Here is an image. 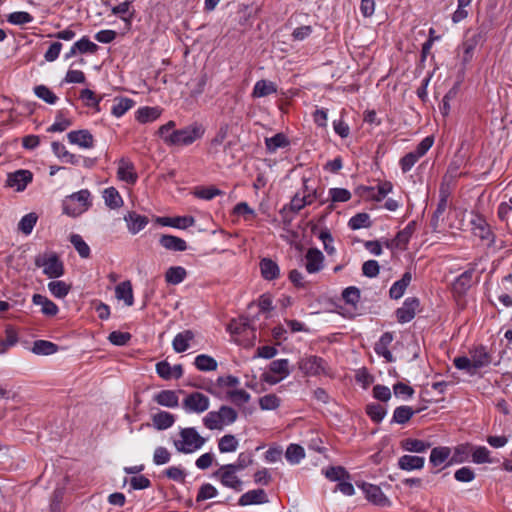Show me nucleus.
<instances>
[{"instance_id": "1", "label": "nucleus", "mask_w": 512, "mask_h": 512, "mask_svg": "<svg viewBox=\"0 0 512 512\" xmlns=\"http://www.w3.org/2000/svg\"><path fill=\"white\" fill-rule=\"evenodd\" d=\"M205 443L206 439L193 427L182 428L179 431V438L173 442L175 449L184 454H191L200 450Z\"/></svg>"}, {"instance_id": "2", "label": "nucleus", "mask_w": 512, "mask_h": 512, "mask_svg": "<svg viewBox=\"0 0 512 512\" xmlns=\"http://www.w3.org/2000/svg\"><path fill=\"white\" fill-rule=\"evenodd\" d=\"M490 363V357L482 347L470 352V356H461L454 359V365L459 370H465L468 374L474 375L480 368Z\"/></svg>"}, {"instance_id": "3", "label": "nucleus", "mask_w": 512, "mask_h": 512, "mask_svg": "<svg viewBox=\"0 0 512 512\" xmlns=\"http://www.w3.org/2000/svg\"><path fill=\"white\" fill-rule=\"evenodd\" d=\"M91 205V193L87 189H82L63 200V213L70 217H78L86 212Z\"/></svg>"}, {"instance_id": "4", "label": "nucleus", "mask_w": 512, "mask_h": 512, "mask_svg": "<svg viewBox=\"0 0 512 512\" xmlns=\"http://www.w3.org/2000/svg\"><path fill=\"white\" fill-rule=\"evenodd\" d=\"M35 265L42 269L48 278H59L64 274V265L58 255L53 251L38 254L34 260Z\"/></svg>"}, {"instance_id": "5", "label": "nucleus", "mask_w": 512, "mask_h": 512, "mask_svg": "<svg viewBox=\"0 0 512 512\" xmlns=\"http://www.w3.org/2000/svg\"><path fill=\"white\" fill-rule=\"evenodd\" d=\"M204 134L205 127L203 124L193 122L184 128L176 130L173 146H189L195 141L201 139Z\"/></svg>"}, {"instance_id": "6", "label": "nucleus", "mask_w": 512, "mask_h": 512, "mask_svg": "<svg viewBox=\"0 0 512 512\" xmlns=\"http://www.w3.org/2000/svg\"><path fill=\"white\" fill-rule=\"evenodd\" d=\"M210 407V399L205 394L194 391L186 395L182 408L188 414H202Z\"/></svg>"}, {"instance_id": "7", "label": "nucleus", "mask_w": 512, "mask_h": 512, "mask_svg": "<svg viewBox=\"0 0 512 512\" xmlns=\"http://www.w3.org/2000/svg\"><path fill=\"white\" fill-rule=\"evenodd\" d=\"M238 471L230 464L221 466L214 474L221 484L225 487L240 491L242 489V481L236 475Z\"/></svg>"}, {"instance_id": "8", "label": "nucleus", "mask_w": 512, "mask_h": 512, "mask_svg": "<svg viewBox=\"0 0 512 512\" xmlns=\"http://www.w3.org/2000/svg\"><path fill=\"white\" fill-rule=\"evenodd\" d=\"M419 300L416 297L407 298L403 305L395 312L396 319L399 323H407L411 321L419 308Z\"/></svg>"}, {"instance_id": "9", "label": "nucleus", "mask_w": 512, "mask_h": 512, "mask_svg": "<svg viewBox=\"0 0 512 512\" xmlns=\"http://www.w3.org/2000/svg\"><path fill=\"white\" fill-rule=\"evenodd\" d=\"M324 255L317 248H310L304 257V266L310 274L317 273L323 268Z\"/></svg>"}, {"instance_id": "10", "label": "nucleus", "mask_w": 512, "mask_h": 512, "mask_svg": "<svg viewBox=\"0 0 512 512\" xmlns=\"http://www.w3.org/2000/svg\"><path fill=\"white\" fill-rule=\"evenodd\" d=\"M33 175L28 170H18L10 173L7 178V185L14 188L17 192L23 191L32 181Z\"/></svg>"}, {"instance_id": "11", "label": "nucleus", "mask_w": 512, "mask_h": 512, "mask_svg": "<svg viewBox=\"0 0 512 512\" xmlns=\"http://www.w3.org/2000/svg\"><path fill=\"white\" fill-rule=\"evenodd\" d=\"M70 144L77 145L83 149H90L94 146V138L88 130H75L67 134Z\"/></svg>"}, {"instance_id": "12", "label": "nucleus", "mask_w": 512, "mask_h": 512, "mask_svg": "<svg viewBox=\"0 0 512 512\" xmlns=\"http://www.w3.org/2000/svg\"><path fill=\"white\" fill-rule=\"evenodd\" d=\"M299 368L307 375H319L324 372L323 360L316 356L302 358L299 361Z\"/></svg>"}, {"instance_id": "13", "label": "nucleus", "mask_w": 512, "mask_h": 512, "mask_svg": "<svg viewBox=\"0 0 512 512\" xmlns=\"http://www.w3.org/2000/svg\"><path fill=\"white\" fill-rule=\"evenodd\" d=\"M157 222L162 226L187 229L195 224V219L192 216L158 217Z\"/></svg>"}, {"instance_id": "14", "label": "nucleus", "mask_w": 512, "mask_h": 512, "mask_svg": "<svg viewBox=\"0 0 512 512\" xmlns=\"http://www.w3.org/2000/svg\"><path fill=\"white\" fill-rule=\"evenodd\" d=\"M412 281V273L410 271L405 272L402 277L395 281L389 289V296L391 299H400L407 287L410 285Z\"/></svg>"}, {"instance_id": "15", "label": "nucleus", "mask_w": 512, "mask_h": 512, "mask_svg": "<svg viewBox=\"0 0 512 512\" xmlns=\"http://www.w3.org/2000/svg\"><path fill=\"white\" fill-rule=\"evenodd\" d=\"M118 178L128 184H134L137 180V173L135 172L134 165L126 160L121 159L118 163L117 170Z\"/></svg>"}, {"instance_id": "16", "label": "nucleus", "mask_w": 512, "mask_h": 512, "mask_svg": "<svg viewBox=\"0 0 512 512\" xmlns=\"http://www.w3.org/2000/svg\"><path fill=\"white\" fill-rule=\"evenodd\" d=\"M153 400L160 406L176 408L179 405V398L173 390H162L153 396Z\"/></svg>"}, {"instance_id": "17", "label": "nucleus", "mask_w": 512, "mask_h": 512, "mask_svg": "<svg viewBox=\"0 0 512 512\" xmlns=\"http://www.w3.org/2000/svg\"><path fill=\"white\" fill-rule=\"evenodd\" d=\"M483 40V35L481 32L475 33L471 36H468L460 48V52L463 54L462 60L464 62H469L472 60V55L475 47Z\"/></svg>"}, {"instance_id": "18", "label": "nucleus", "mask_w": 512, "mask_h": 512, "mask_svg": "<svg viewBox=\"0 0 512 512\" xmlns=\"http://www.w3.org/2000/svg\"><path fill=\"white\" fill-rule=\"evenodd\" d=\"M132 2L133 0H125L111 9L112 14L119 16L120 19H122L128 26L131 25L132 19L135 15V10H131Z\"/></svg>"}, {"instance_id": "19", "label": "nucleus", "mask_w": 512, "mask_h": 512, "mask_svg": "<svg viewBox=\"0 0 512 512\" xmlns=\"http://www.w3.org/2000/svg\"><path fill=\"white\" fill-rule=\"evenodd\" d=\"M268 502L267 495L262 489L250 490L239 498V505L263 504Z\"/></svg>"}, {"instance_id": "20", "label": "nucleus", "mask_w": 512, "mask_h": 512, "mask_svg": "<svg viewBox=\"0 0 512 512\" xmlns=\"http://www.w3.org/2000/svg\"><path fill=\"white\" fill-rule=\"evenodd\" d=\"M424 464L425 458L420 456L403 455L398 460V467L405 471L421 470Z\"/></svg>"}, {"instance_id": "21", "label": "nucleus", "mask_w": 512, "mask_h": 512, "mask_svg": "<svg viewBox=\"0 0 512 512\" xmlns=\"http://www.w3.org/2000/svg\"><path fill=\"white\" fill-rule=\"evenodd\" d=\"M115 296L118 300L124 301L126 306L134 303L133 289L130 281H123L115 287Z\"/></svg>"}, {"instance_id": "22", "label": "nucleus", "mask_w": 512, "mask_h": 512, "mask_svg": "<svg viewBox=\"0 0 512 512\" xmlns=\"http://www.w3.org/2000/svg\"><path fill=\"white\" fill-rule=\"evenodd\" d=\"M194 339V334L190 330L178 333L173 341L172 346L175 352L182 353L190 348V342Z\"/></svg>"}, {"instance_id": "23", "label": "nucleus", "mask_w": 512, "mask_h": 512, "mask_svg": "<svg viewBox=\"0 0 512 512\" xmlns=\"http://www.w3.org/2000/svg\"><path fill=\"white\" fill-rule=\"evenodd\" d=\"M448 207V194L447 192L442 188L440 190V199L437 205V208L435 212L433 213L432 219H431V225L434 229H437L439 226V222L443 221V215Z\"/></svg>"}, {"instance_id": "24", "label": "nucleus", "mask_w": 512, "mask_h": 512, "mask_svg": "<svg viewBox=\"0 0 512 512\" xmlns=\"http://www.w3.org/2000/svg\"><path fill=\"white\" fill-rule=\"evenodd\" d=\"M125 221L127 222L128 230L132 234H137L138 232L143 230L145 226L148 224V218L146 216H142L135 212L129 213L125 217Z\"/></svg>"}, {"instance_id": "25", "label": "nucleus", "mask_w": 512, "mask_h": 512, "mask_svg": "<svg viewBox=\"0 0 512 512\" xmlns=\"http://www.w3.org/2000/svg\"><path fill=\"white\" fill-rule=\"evenodd\" d=\"M159 242L162 247L167 250L172 251H185L187 249V244L185 240L173 236V235H162L159 239Z\"/></svg>"}, {"instance_id": "26", "label": "nucleus", "mask_w": 512, "mask_h": 512, "mask_svg": "<svg viewBox=\"0 0 512 512\" xmlns=\"http://www.w3.org/2000/svg\"><path fill=\"white\" fill-rule=\"evenodd\" d=\"M413 233V228L409 224L402 231L398 232L396 237L393 239L390 245L386 243V247H390L391 249L404 250L411 238Z\"/></svg>"}, {"instance_id": "27", "label": "nucleus", "mask_w": 512, "mask_h": 512, "mask_svg": "<svg viewBox=\"0 0 512 512\" xmlns=\"http://www.w3.org/2000/svg\"><path fill=\"white\" fill-rule=\"evenodd\" d=\"M35 305L41 307V312L47 316H55L58 313L57 305L46 296L35 294L32 298Z\"/></svg>"}, {"instance_id": "28", "label": "nucleus", "mask_w": 512, "mask_h": 512, "mask_svg": "<svg viewBox=\"0 0 512 512\" xmlns=\"http://www.w3.org/2000/svg\"><path fill=\"white\" fill-rule=\"evenodd\" d=\"M400 444L403 450L414 453H423L431 446L430 443L415 438L403 439Z\"/></svg>"}, {"instance_id": "29", "label": "nucleus", "mask_w": 512, "mask_h": 512, "mask_svg": "<svg viewBox=\"0 0 512 512\" xmlns=\"http://www.w3.org/2000/svg\"><path fill=\"white\" fill-rule=\"evenodd\" d=\"M135 105V102L127 97H116L111 109L113 116L120 118Z\"/></svg>"}, {"instance_id": "30", "label": "nucleus", "mask_w": 512, "mask_h": 512, "mask_svg": "<svg viewBox=\"0 0 512 512\" xmlns=\"http://www.w3.org/2000/svg\"><path fill=\"white\" fill-rule=\"evenodd\" d=\"M161 115V109L158 107H142L136 112V120L140 123L153 122Z\"/></svg>"}, {"instance_id": "31", "label": "nucleus", "mask_w": 512, "mask_h": 512, "mask_svg": "<svg viewBox=\"0 0 512 512\" xmlns=\"http://www.w3.org/2000/svg\"><path fill=\"white\" fill-rule=\"evenodd\" d=\"M152 422L154 427L158 430H165L174 424L175 417L169 412L159 411L152 416Z\"/></svg>"}, {"instance_id": "32", "label": "nucleus", "mask_w": 512, "mask_h": 512, "mask_svg": "<svg viewBox=\"0 0 512 512\" xmlns=\"http://www.w3.org/2000/svg\"><path fill=\"white\" fill-rule=\"evenodd\" d=\"M260 270L263 278L266 280H274L278 278L280 274L278 265L268 258H264L261 260Z\"/></svg>"}, {"instance_id": "33", "label": "nucleus", "mask_w": 512, "mask_h": 512, "mask_svg": "<svg viewBox=\"0 0 512 512\" xmlns=\"http://www.w3.org/2000/svg\"><path fill=\"white\" fill-rule=\"evenodd\" d=\"M51 147L53 153L63 162L70 163L73 165L78 164L79 157L70 153L62 143L53 142Z\"/></svg>"}, {"instance_id": "34", "label": "nucleus", "mask_w": 512, "mask_h": 512, "mask_svg": "<svg viewBox=\"0 0 512 512\" xmlns=\"http://www.w3.org/2000/svg\"><path fill=\"white\" fill-rule=\"evenodd\" d=\"M452 451L449 447H435L430 453V462L433 466H440L445 463L451 456Z\"/></svg>"}, {"instance_id": "35", "label": "nucleus", "mask_w": 512, "mask_h": 512, "mask_svg": "<svg viewBox=\"0 0 512 512\" xmlns=\"http://www.w3.org/2000/svg\"><path fill=\"white\" fill-rule=\"evenodd\" d=\"M31 351L36 355H51L58 351V346L46 340H37L33 343Z\"/></svg>"}, {"instance_id": "36", "label": "nucleus", "mask_w": 512, "mask_h": 512, "mask_svg": "<svg viewBox=\"0 0 512 512\" xmlns=\"http://www.w3.org/2000/svg\"><path fill=\"white\" fill-rule=\"evenodd\" d=\"M175 126H176V124L174 121H169L166 124L160 126L158 129V135L160 136V138L163 140V142L166 145H169V146L174 145V140H175L174 135L177 130V129H175Z\"/></svg>"}, {"instance_id": "37", "label": "nucleus", "mask_w": 512, "mask_h": 512, "mask_svg": "<svg viewBox=\"0 0 512 512\" xmlns=\"http://www.w3.org/2000/svg\"><path fill=\"white\" fill-rule=\"evenodd\" d=\"M239 441L232 434H226L218 441V449L221 453H232L238 449Z\"/></svg>"}, {"instance_id": "38", "label": "nucleus", "mask_w": 512, "mask_h": 512, "mask_svg": "<svg viewBox=\"0 0 512 512\" xmlns=\"http://www.w3.org/2000/svg\"><path fill=\"white\" fill-rule=\"evenodd\" d=\"M186 270L181 266H173L168 268L165 273V280L172 285L180 284L186 278Z\"/></svg>"}, {"instance_id": "39", "label": "nucleus", "mask_w": 512, "mask_h": 512, "mask_svg": "<svg viewBox=\"0 0 512 512\" xmlns=\"http://www.w3.org/2000/svg\"><path fill=\"white\" fill-rule=\"evenodd\" d=\"M98 46L92 42L88 37H82L80 40L75 42L71 47L70 54L75 53H93L97 50Z\"/></svg>"}, {"instance_id": "40", "label": "nucleus", "mask_w": 512, "mask_h": 512, "mask_svg": "<svg viewBox=\"0 0 512 512\" xmlns=\"http://www.w3.org/2000/svg\"><path fill=\"white\" fill-rule=\"evenodd\" d=\"M103 198L105 204L111 209L119 208L123 204L122 197L114 187L106 188L103 192Z\"/></svg>"}, {"instance_id": "41", "label": "nucleus", "mask_w": 512, "mask_h": 512, "mask_svg": "<svg viewBox=\"0 0 512 512\" xmlns=\"http://www.w3.org/2000/svg\"><path fill=\"white\" fill-rule=\"evenodd\" d=\"M276 90V85L273 82L267 80H260L257 81L254 86L253 96L257 98L265 97L275 93Z\"/></svg>"}, {"instance_id": "42", "label": "nucleus", "mask_w": 512, "mask_h": 512, "mask_svg": "<svg viewBox=\"0 0 512 512\" xmlns=\"http://www.w3.org/2000/svg\"><path fill=\"white\" fill-rule=\"evenodd\" d=\"M361 487L370 502L374 504H381L383 502V493L379 486L363 483Z\"/></svg>"}, {"instance_id": "43", "label": "nucleus", "mask_w": 512, "mask_h": 512, "mask_svg": "<svg viewBox=\"0 0 512 512\" xmlns=\"http://www.w3.org/2000/svg\"><path fill=\"white\" fill-rule=\"evenodd\" d=\"M285 457L290 464H299L305 457L304 448L298 444H290L286 449Z\"/></svg>"}, {"instance_id": "44", "label": "nucleus", "mask_w": 512, "mask_h": 512, "mask_svg": "<svg viewBox=\"0 0 512 512\" xmlns=\"http://www.w3.org/2000/svg\"><path fill=\"white\" fill-rule=\"evenodd\" d=\"M50 293L59 299L66 297L70 291V285L61 280H54L48 283Z\"/></svg>"}, {"instance_id": "45", "label": "nucleus", "mask_w": 512, "mask_h": 512, "mask_svg": "<svg viewBox=\"0 0 512 512\" xmlns=\"http://www.w3.org/2000/svg\"><path fill=\"white\" fill-rule=\"evenodd\" d=\"M194 364L200 371H214L218 367L217 361L206 354L198 355L195 358Z\"/></svg>"}, {"instance_id": "46", "label": "nucleus", "mask_w": 512, "mask_h": 512, "mask_svg": "<svg viewBox=\"0 0 512 512\" xmlns=\"http://www.w3.org/2000/svg\"><path fill=\"white\" fill-rule=\"evenodd\" d=\"M414 410L408 406H399L394 410L391 423L405 424L414 415Z\"/></svg>"}, {"instance_id": "47", "label": "nucleus", "mask_w": 512, "mask_h": 512, "mask_svg": "<svg viewBox=\"0 0 512 512\" xmlns=\"http://www.w3.org/2000/svg\"><path fill=\"white\" fill-rule=\"evenodd\" d=\"M471 451L472 446L469 444H461L456 446L450 458V463H462L467 461Z\"/></svg>"}, {"instance_id": "48", "label": "nucleus", "mask_w": 512, "mask_h": 512, "mask_svg": "<svg viewBox=\"0 0 512 512\" xmlns=\"http://www.w3.org/2000/svg\"><path fill=\"white\" fill-rule=\"evenodd\" d=\"M312 203L313 202H308V199L306 200V196L301 192H297L291 199L290 203L284 206L283 210L289 209L290 211L296 213L303 209L305 206L311 205Z\"/></svg>"}, {"instance_id": "49", "label": "nucleus", "mask_w": 512, "mask_h": 512, "mask_svg": "<svg viewBox=\"0 0 512 512\" xmlns=\"http://www.w3.org/2000/svg\"><path fill=\"white\" fill-rule=\"evenodd\" d=\"M227 397L235 405L241 406L250 401V394L244 389H232L227 392Z\"/></svg>"}, {"instance_id": "50", "label": "nucleus", "mask_w": 512, "mask_h": 512, "mask_svg": "<svg viewBox=\"0 0 512 512\" xmlns=\"http://www.w3.org/2000/svg\"><path fill=\"white\" fill-rule=\"evenodd\" d=\"M472 461L476 464L491 463L490 451L484 446L473 447L471 451Z\"/></svg>"}, {"instance_id": "51", "label": "nucleus", "mask_w": 512, "mask_h": 512, "mask_svg": "<svg viewBox=\"0 0 512 512\" xmlns=\"http://www.w3.org/2000/svg\"><path fill=\"white\" fill-rule=\"evenodd\" d=\"M217 412L222 427L233 424L237 419V412L229 406H221Z\"/></svg>"}, {"instance_id": "52", "label": "nucleus", "mask_w": 512, "mask_h": 512, "mask_svg": "<svg viewBox=\"0 0 512 512\" xmlns=\"http://www.w3.org/2000/svg\"><path fill=\"white\" fill-rule=\"evenodd\" d=\"M429 36H430L429 39L422 44L421 59H420L421 62H427V61L431 62L433 60V55L431 54L430 50H431L434 40L439 39V37L435 35L434 29H430Z\"/></svg>"}, {"instance_id": "53", "label": "nucleus", "mask_w": 512, "mask_h": 512, "mask_svg": "<svg viewBox=\"0 0 512 512\" xmlns=\"http://www.w3.org/2000/svg\"><path fill=\"white\" fill-rule=\"evenodd\" d=\"M270 371L283 379L286 378L290 374L289 361L287 359L274 360L270 364Z\"/></svg>"}, {"instance_id": "54", "label": "nucleus", "mask_w": 512, "mask_h": 512, "mask_svg": "<svg viewBox=\"0 0 512 512\" xmlns=\"http://www.w3.org/2000/svg\"><path fill=\"white\" fill-rule=\"evenodd\" d=\"M265 144L270 152H275L278 148L286 147L289 142L283 134L278 133L273 137L266 138Z\"/></svg>"}, {"instance_id": "55", "label": "nucleus", "mask_w": 512, "mask_h": 512, "mask_svg": "<svg viewBox=\"0 0 512 512\" xmlns=\"http://www.w3.org/2000/svg\"><path fill=\"white\" fill-rule=\"evenodd\" d=\"M70 242L82 258L89 257L90 248L79 234H72L70 236Z\"/></svg>"}, {"instance_id": "56", "label": "nucleus", "mask_w": 512, "mask_h": 512, "mask_svg": "<svg viewBox=\"0 0 512 512\" xmlns=\"http://www.w3.org/2000/svg\"><path fill=\"white\" fill-rule=\"evenodd\" d=\"M37 215L35 213H29L23 216L18 224V228L21 232H23L25 235H29L36 222H37Z\"/></svg>"}, {"instance_id": "57", "label": "nucleus", "mask_w": 512, "mask_h": 512, "mask_svg": "<svg viewBox=\"0 0 512 512\" xmlns=\"http://www.w3.org/2000/svg\"><path fill=\"white\" fill-rule=\"evenodd\" d=\"M33 16L25 11H17L10 13L7 21L13 25H25L33 21Z\"/></svg>"}, {"instance_id": "58", "label": "nucleus", "mask_w": 512, "mask_h": 512, "mask_svg": "<svg viewBox=\"0 0 512 512\" xmlns=\"http://www.w3.org/2000/svg\"><path fill=\"white\" fill-rule=\"evenodd\" d=\"M35 95L45 101L48 104H55L58 100V97L46 86L38 85L34 88Z\"/></svg>"}, {"instance_id": "59", "label": "nucleus", "mask_w": 512, "mask_h": 512, "mask_svg": "<svg viewBox=\"0 0 512 512\" xmlns=\"http://www.w3.org/2000/svg\"><path fill=\"white\" fill-rule=\"evenodd\" d=\"M80 99L86 106L94 108L96 111L100 110L99 104L101 98H98L95 93L90 89H83L80 93Z\"/></svg>"}, {"instance_id": "60", "label": "nucleus", "mask_w": 512, "mask_h": 512, "mask_svg": "<svg viewBox=\"0 0 512 512\" xmlns=\"http://www.w3.org/2000/svg\"><path fill=\"white\" fill-rule=\"evenodd\" d=\"M471 2L472 0H458L457 9L452 16V21L454 23H459L468 16V8L470 7Z\"/></svg>"}, {"instance_id": "61", "label": "nucleus", "mask_w": 512, "mask_h": 512, "mask_svg": "<svg viewBox=\"0 0 512 512\" xmlns=\"http://www.w3.org/2000/svg\"><path fill=\"white\" fill-rule=\"evenodd\" d=\"M393 393L397 398L407 400L414 395V389L406 383L398 382L393 386Z\"/></svg>"}, {"instance_id": "62", "label": "nucleus", "mask_w": 512, "mask_h": 512, "mask_svg": "<svg viewBox=\"0 0 512 512\" xmlns=\"http://www.w3.org/2000/svg\"><path fill=\"white\" fill-rule=\"evenodd\" d=\"M370 225V217L366 213H358L352 218H350L348 222V226L352 230H358L364 227H368Z\"/></svg>"}, {"instance_id": "63", "label": "nucleus", "mask_w": 512, "mask_h": 512, "mask_svg": "<svg viewBox=\"0 0 512 512\" xmlns=\"http://www.w3.org/2000/svg\"><path fill=\"white\" fill-rule=\"evenodd\" d=\"M203 424L210 430H221L223 428L217 411L208 412L203 418Z\"/></svg>"}, {"instance_id": "64", "label": "nucleus", "mask_w": 512, "mask_h": 512, "mask_svg": "<svg viewBox=\"0 0 512 512\" xmlns=\"http://www.w3.org/2000/svg\"><path fill=\"white\" fill-rule=\"evenodd\" d=\"M259 405L262 410H274L279 407L280 399L274 394H267L259 399Z\"/></svg>"}]
</instances>
